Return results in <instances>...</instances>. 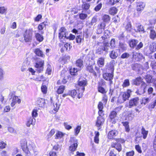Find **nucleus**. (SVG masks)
Segmentation results:
<instances>
[{
  "label": "nucleus",
  "instance_id": "nucleus-39",
  "mask_svg": "<svg viewBox=\"0 0 156 156\" xmlns=\"http://www.w3.org/2000/svg\"><path fill=\"white\" fill-rule=\"evenodd\" d=\"M144 78L147 83H151L152 77L150 75H147Z\"/></svg>",
  "mask_w": 156,
  "mask_h": 156
},
{
  "label": "nucleus",
  "instance_id": "nucleus-18",
  "mask_svg": "<svg viewBox=\"0 0 156 156\" xmlns=\"http://www.w3.org/2000/svg\"><path fill=\"white\" fill-rule=\"evenodd\" d=\"M21 100L18 97L14 96L12 98V102L11 104V106L12 107L14 106L15 104L17 103L20 104L21 102Z\"/></svg>",
  "mask_w": 156,
  "mask_h": 156
},
{
  "label": "nucleus",
  "instance_id": "nucleus-6",
  "mask_svg": "<svg viewBox=\"0 0 156 156\" xmlns=\"http://www.w3.org/2000/svg\"><path fill=\"white\" fill-rule=\"evenodd\" d=\"M70 141L73 144L69 147V149L71 151H74L78 146V140L75 138L73 137L70 138Z\"/></svg>",
  "mask_w": 156,
  "mask_h": 156
},
{
  "label": "nucleus",
  "instance_id": "nucleus-17",
  "mask_svg": "<svg viewBox=\"0 0 156 156\" xmlns=\"http://www.w3.org/2000/svg\"><path fill=\"white\" fill-rule=\"evenodd\" d=\"M37 104L40 107H44L46 104L45 99L42 98H39L37 101Z\"/></svg>",
  "mask_w": 156,
  "mask_h": 156
},
{
  "label": "nucleus",
  "instance_id": "nucleus-33",
  "mask_svg": "<svg viewBox=\"0 0 156 156\" xmlns=\"http://www.w3.org/2000/svg\"><path fill=\"white\" fill-rule=\"evenodd\" d=\"M141 133L143 135V138L144 139H145L147 136L148 131L145 130V129L142 127L141 129Z\"/></svg>",
  "mask_w": 156,
  "mask_h": 156
},
{
  "label": "nucleus",
  "instance_id": "nucleus-13",
  "mask_svg": "<svg viewBox=\"0 0 156 156\" xmlns=\"http://www.w3.org/2000/svg\"><path fill=\"white\" fill-rule=\"evenodd\" d=\"M35 119L33 117H30L28 118L26 123V125L27 127H30L31 125H34L35 122Z\"/></svg>",
  "mask_w": 156,
  "mask_h": 156
},
{
  "label": "nucleus",
  "instance_id": "nucleus-49",
  "mask_svg": "<svg viewBox=\"0 0 156 156\" xmlns=\"http://www.w3.org/2000/svg\"><path fill=\"white\" fill-rule=\"evenodd\" d=\"M108 99L107 96L106 94L103 95L102 98V101H103L104 105H106L107 103Z\"/></svg>",
  "mask_w": 156,
  "mask_h": 156
},
{
  "label": "nucleus",
  "instance_id": "nucleus-7",
  "mask_svg": "<svg viewBox=\"0 0 156 156\" xmlns=\"http://www.w3.org/2000/svg\"><path fill=\"white\" fill-rule=\"evenodd\" d=\"M139 98L138 97L133 98L129 101L128 107L131 108L133 107L136 106L139 103Z\"/></svg>",
  "mask_w": 156,
  "mask_h": 156
},
{
  "label": "nucleus",
  "instance_id": "nucleus-10",
  "mask_svg": "<svg viewBox=\"0 0 156 156\" xmlns=\"http://www.w3.org/2000/svg\"><path fill=\"white\" fill-rule=\"evenodd\" d=\"M103 104L101 101L99 102L98 105V108L99 110L98 114L99 116H103L104 115V111L103 110Z\"/></svg>",
  "mask_w": 156,
  "mask_h": 156
},
{
  "label": "nucleus",
  "instance_id": "nucleus-22",
  "mask_svg": "<svg viewBox=\"0 0 156 156\" xmlns=\"http://www.w3.org/2000/svg\"><path fill=\"white\" fill-rule=\"evenodd\" d=\"M141 83H142V84L141 85V87L143 89V91L142 92H140L139 90L137 91L136 93L137 94L141 95L142 94L144 93L145 92V89L147 86V84L143 81Z\"/></svg>",
  "mask_w": 156,
  "mask_h": 156
},
{
  "label": "nucleus",
  "instance_id": "nucleus-26",
  "mask_svg": "<svg viewBox=\"0 0 156 156\" xmlns=\"http://www.w3.org/2000/svg\"><path fill=\"white\" fill-rule=\"evenodd\" d=\"M150 52L149 53H152L156 51V44L153 43L151 44L149 47Z\"/></svg>",
  "mask_w": 156,
  "mask_h": 156
},
{
  "label": "nucleus",
  "instance_id": "nucleus-25",
  "mask_svg": "<svg viewBox=\"0 0 156 156\" xmlns=\"http://www.w3.org/2000/svg\"><path fill=\"white\" fill-rule=\"evenodd\" d=\"M149 37L150 38L153 40L156 38V32L155 30L152 29L150 30Z\"/></svg>",
  "mask_w": 156,
  "mask_h": 156
},
{
  "label": "nucleus",
  "instance_id": "nucleus-2",
  "mask_svg": "<svg viewBox=\"0 0 156 156\" xmlns=\"http://www.w3.org/2000/svg\"><path fill=\"white\" fill-rule=\"evenodd\" d=\"M131 92V90L128 89L126 91L122 93L118 98L117 102L121 104L128 100Z\"/></svg>",
  "mask_w": 156,
  "mask_h": 156
},
{
  "label": "nucleus",
  "instance_id": "nucleus-3",
  "mask_svg": "<svg viewBox=\"0 0 156 156\" xmlns=\"http://www.w3.org/2000/svg\"><path fill=\"white\" fill-rule=\"evenodd\" d=\"M33 31L32 28L26 30L23 34L24 40L26 42L30 41L32 39Z\"/></svg>",
  "mask_w": 156,
  "mask_h": 156
},
{
  "label": "nucleus",
  "instance_id": "nucleus-48",
  "mask_svg": "<svg viewBox=\"0 0 156 156\" xmlns=\"http://www.w3.org/2000/svg\"><path fill=\"white\" fill-rule=\"evenodd\" d=\"M64 134L62 132L59 131L56 134L55 138H59L62 137L64 135Z\"/></svg>",
  "mask_w": 156,
  "mask_h": 156
},
{
  "label": "nucleus",
  "instance_id": "nucleus-34",
  "mask_svg": "<svg viewBox=\"0 0 156 156\" xmlns=\"http://www.w3.org/2000/svg\"><path fill=\"white\" fill-rule=\"evenodd\" d=\"M35 36L36 39L38 41L41 42L43 41V37L39 33H36Z\"/></svg>",
  "mask_w": 156,
  "mask_h": 156
},
{
  "label": "nucleus",
  "instance_id": "nucleus-44",
  "mask_svg": "<svg viewBox=\"0 0 156 156\" xmlns=\"http://www.w3.org/2000/svg\"><path fill=\"white\" fill-rule=\"evenodd\" d=\"M78 70L75 68H72L70 69V72L71 75H75L78 72Z\"/></svg>",
  "mask_w": 156,
  "mask_h": 156
},
{
  "label": "nucleus",
  "instance_id": "nucleus-27",
  "mask_svg": "<svg viewBox=\"0 0 156 156\" xmlns=\"http://www.w3.org/2000/svg\"><path fill=\"white\" fill-rule=\"evenodd\" d=\"M102 19L103 21V22L108 23L110 20V17L108 15L104 14L102 16Z\"/></svg>",
  "mask_w": 156,
  "mask_h": 156
},
{
  "label": "nucleus",
  "instance_id": "nucleus-5",
  "mask_svg": "<svg viewBox=\"0 0 156 156\" xmlns=\"http://www.w3.org/2000/svg\"><path fill=\"white\" fill-rule=\"evenodd\" d=\"M112 49L111 47H110L109 44L108 42H105L103 44L102 47L99 48L97 51V52H99V54H101V52L103 51H105L107 53L108 51Z\"/></svg>",
  "mask_w": 156,
  "mask_h": 156
},
{
  "label": "nucleus",
  "instance_id": "nucleus-16",
  "mask_svg": "<svg viewBox=\"0 0 156 156\" xmlns=\"http://www.w3.org/2000/svg\"><path fill=\"white\" fill-rule=\"evenodd\" d=\"M116 115L117 113L115 111H112L111 112L109 115V117L112 123L115 124L116 123V121L115 118L116 117Z\"/></svg>",
  "mask_w": 156,
  "mask_h": 156
},
{
  "label": "nucleus",
  "instance_id": "nucleus-42",
  "mask_svg": "<svg viewBox=\"0 0 156 156\" xmlns=\"http://www.w3.org/2000/svg\"><path fill=\"white\" fill-rule=\"evenodd\" d=\"M65 87L64 86H60L57 90V93L59 94L62 93L63 92V91L65 90Z\"/></svg>",
  "mask_w": 156,
  "mask_h": 156
},
{
  "label": "nucleus",
  "instance_id": "nucleus-59",
  "mask_svg": "<svg viewBox=\"0 0 156 156\" xmlns=\"http://www.w3.org/2000/svg\"><path fill=\"white\" fill-rule=\"evenodd\" d=\"M64 46L66 50L68 51H69L70 50L71 48L72 47L70 44L68 43L65 44Z\"/></svg>",
  "mask_w": 156,
  "mask_h": 156
},
{
  "label": "nucleus",
  "instance_id": "nucleus-50",
  "mask_svg": "<svg viewBox=\"0 0 156 156\" xmlns=\"http://www.w3.org/2000/svg\"><path fill=\"white\" fill-rule=\"evenodd\" d=\"M59 105L57 102L53 104V110L55 112H57L58 111L59 109Z\"/></svg>",
  "mask_w": 156,
  "mask_h": 156
},
{
  "label": "nucleus",
  "instance_id": "nucleus-40",
  "mask_svg": "<svg viewBox=\"0 0 156 156\" xmlns=\"http://www.w3.org/2000/svg\"><path fill=\"white\" fill-rule=\"evenodd\" d=\"M98 91L103 94H105V93L107 92L106 90L103 87L101 86H99L98 87Z\"/></svg>",
  "mask_w": 156,
  "mask_h": 156
},
{
  "label": "nucleus",
  "instance_id": "nucleus-53",
  "mask_svg": "<svg viewBox=\"0 0 156 156\" xmlns=\"http://www.w3.org/2000/svg\"><path fill=\"white\" fill-rule=\"evenodd\" d=\"M81 129V126H78L74 129L75 132V135L77 136L79 133L80 130Z\"/></svg>",
  "mask_w": 156,
  "mask_h": 156
},
{
  "label": "nucleus",
  "instance_id": "nucleus-36",
  "mask_svg": "<svg viewBox=\"0 0 156 156\" xmlns=\"http://www.w3.org/2000/svg\"><path fill=\"white\" fill-rule=\"evenodd\" d=\"M126 30L129 32H131L132 30L131 25L130 23H128L125 27Z\"/></svg>",
  "mask_w": 156,
  "mask_h": 156
},
{
  "label": "nucleus",
  "instance_id": "nucleus-23",
  "mask_svg": "<svg viewBox=\"0 0 156 156\" xmlns=\"http://www.w3.org/2000/svg\"><path fill=\"white\" fill-rule=\"evenodd\" d=\"M142 80L143 79H142V78L139 76L133 80V83L134 85L138 86L140 85V83L143 81Z\"/></svg>",
  "mask_w": 156,
  "mask_h": 156
},
{
  "label": "nucleus",
  "instance_id": "nucleus-14",
  "mask_svg": "<svg viewBox=\"0 0 156 156\" xmlns=\"http://www.w3.org/2000/svg\"><path fill=\"white\" fill-rule=\"evenodd\" d=\"M111 146L112 147L115 148L119 152H120L122 150V146L121 144L117 142L112 143Z\"/></svg>",
  "mask_w": 156,
  "mask_h": 156
},
{
  "label": "nucleus",
  "instance_id": "nucleus-8",
  "mask_svg": "<svg viewBox=\"0 0 156 156\" xmlns=\"http://www.w3.org/2000/svg\"><path fill=\"white\" fill-rule=\"evenodd\" d=\"M102 117L99 116L97 118L96 126L98 128V130L101 129L105 121V119Z\"/></svg>",
  "mask_w": 156,
  "mask_h": 156
},
{
  "label": "nucleus",
  "instance_id": "nucleus-28",
  "mask_svg": "<svg viewBox=\"0 0 156 156\" xmlns=\"http://www.w3.org/2000/svg\"><path fill=\"white\" fill-rule=\"evenodd\" d=\"M90 5L89 3L84 2L82 5V8L83 10H87L90 8Z\"/></svg>",
  "mask_w": 156,
  "mask_h": 156
},
{
  "label": "nucleus",
  "instance_id": "nucleus-38",
  "mask_svg": "<svg viewBox=\"0 0 156 156\" xmlns=\"http://www.w3.org/2000/svg\"><path fill=\"white\" fill-rule=\"evenodd\" d=\"M115 63V62L114 60L112 61L109 63V68L111 69L112 73H113Z\"/></svg>",
  "mask_w": 156,
  "mask_h": 156
},
{
  "label": "nucleus",
  "instance_id": "nucleus-45",
  "mask_svg": "<svg viewBox=\"0 0 156 156\" xmlns=\"http://www.w3.org/2000/svg\"><path fill=\"white\" fill-rule=\"evenodd\" d=\"M134 30L136 32H141L144 31V29L143 27L141 25H138L136 27V29H135Z\"/></svg>",
  "mask_w": 156,
  "mask_h": 156
},
{
  "label": "nucleus",
  "instance_id": "nucleus-30",
  "mask_svg": "<svg viewBox=\"0 0 156 156\" xmlns=\"http://www.w3.org/2000/svg\"><path fill=\"white\" fill-rule=\"evenodd\" d=\"M87 70L90 72L93 73V75L96 76V73L94 71L93 66H88L87 68Z\"/></svg>",
  "mask_w": 156,
  "mask_h": 156
},
{
  "label": "nucleus",
  "instance_id": "nucleus-46",
  "mask_svg": "<svg viewBox=\"0 0 156 156\" xmlns=\"http://www.w3.org/2000/svg\"><path fill=\"white\" fill-rule=\"evenodd\" d=\"M7 9L4 6L0 7V13L5 14L6 13Z\"/></svg>",
  "mask_w": 156,
  "mask_h": 156
},
{
  "label": "nucleus",
  "instance_id": "nucleus-43",
  "mask_svg": "<svg viewBox=\"0 0 156 156\" xmlns=\"http://www.w3.org/2000/svg\"><path fill=\"white\" fill-rule=\"evenodd\" d=\"M130 85L128 79L125 80L122 84V86L123 87H126Z\"/></svg>",
  "mask_w": 156,
  "mask_h": 156
},
{
  "label": "nucleus",
  "instance_id": "nucleus-11",
  "mask_svg": "<svg viewBox=\"0 0 156 156\" xmlns=\"http://www.w3.org/2000/svg\"><path fill=\"white\" fill-rule=\"evenodd\" d=\"M145 4L142 2H139L136 3V10L139 12L142 11L145 7Z\"/></svg>",
  "mask_w": 156,
  "mask_h": 156
},
{
  "label": "nucleus",
  "instance_id": "nucleus-35",
  "mask_svg": "<svg viewBox=\"0 0 156 156\" xmlns=\"http://www.w3.org/2000/svg\"><path fill=\"white\" fill-rule=\"evenodd\" d=\"M28 66V64H27V62H23L21 68V71L24 72L26 71Z\"/></svg>",
  "mask_w": 156,
  "mask_h": 156
},
{
  "label": "nucleus",
  "instance_id": "nucleus-29",
  "mask_svg": "<svg viewBox=\"0 0 156 156\" xmlns=\"http://www.w3.org/2000/svg\"><path fill=\"white\" fill-rule=\"evenodd\" d=\"M118 56V54L116 50L112 51L110 54V57L113 59L115 58Z\"/></svg>",
  "mask_w": 156,
  "mask_h": 156
},
{
  "label": "nucleus",
  "instance_id": "nucleus-51",
  "mask_svg": "<svg viewBox=\"0 0 156 156\" xmlns=\"http://www.w3.org/2000/svg\"><path fill=\"white\" fill-rule=\"evenodd\" d=\"M87 16L86 14L81 13L79 14V17L82 20H85Z\"/></svg>",
  "mask_w": 156,
  "mask_h": 156
},
{
  "label": "nucleus",
  "instance_id": "nucleus-31",
  "mask_svg": "<svg viewBox=\"0 0 156 156\" xmlns=\"http://www.w3.org/2000/svg\"><path fill=\"white\" fill-rule=\"evenodd\" d=\"M95 135L94 137V142L96 144H98L99 142V132L97 131H95Z\"/></svg>",
  "mask_w": 156,
  "mask_h": 156
},
{
  "label": "nucleus",
  "instance_id": "nucleus-56",
  "mask_svg": "<svg viewBox=\"0 0 156 156\" xmlns=\"http://www.w3.org/2000/svg\"><path fill=\"white\" fill-rule=\"evenodd\" d=\"M156 105V100L154 101V102L153 103L150 104L148 108L150 109H151L153 108H154L155 106Z\"/></svg>",
  "mask_w": 156,
  "mask_h": 156
},
{
  "label": "nucleus",
  "instance_id": "nucleus-54",
  "mask_svg": "<svg viewBox=\"0 0 156 156\" xmlns=\"http://www.w3.org/2000/svg\"><path fill=\"white\" fill-rule=\"evenodd\" d=\"M102 6V4L101 3H100L97 5L94 8V10L96 11H98L101 9Z\"/></svg>",
  "mask_w": 156,
  "mask_h": 156
},
{
  "label": "nucleus",
  "instance_id": "nucleus-37",
  "mask_svg": "<svg viewBox=\"0 0 156 156\" xmlns=\"http://www.w3.org/2000/svg\"><path fill=\"white\" fill-rule=\"evenodd\" d=\"M76 92L75 90H73L71 91H69L68 92V94L71 96L73 98L75 97L76 95Z\"/></svg>",
  "mask_w": 156,
  "mask_h": 156
},
{
  "label": "nucleus",
  "instance_id": "nucleus-61",
  "mask_svg": "<svg viewBox=\"0 0 156 156\" xmlns=\"http://www.w3.org/2000/svg\"><path fill=\"white\" fill-rule=\"evenodd\" d=\"M106 26L105 23L104 22H101L99 24L98 27H100L101 28H102V29L104 30L105 27Z\"/></svg>",
  "mask_w": 156,
  "mask_h": 156
},
{
  "label": "nucleus",
  "instance_id": "nucleus-58",
  "mask_svg": "<svg viewBox=\"0 0 156 156\" xmlns=\"http://www.w3.org/2000/svg\"><path fill=\"white\" fill-rule=\"evenodd\" d=\"M115 41L114 39H112L110 41V46L112 49H113L115 47Z\"/></svg>",
  "mask_w": 156,
  "mask_h": 156
},
{
  "label": "nucleus",
  "instance_id": "nucleus-1",
  "mask_svg": "<svg viewBox=\"0 0 156 156\" xmlns=\"http://www.w3.org/2000/svg\"><path fill=\"white\" fill-rule=\"evenodd\" d=\"M20 145L23 151L26 155L30 156L33 154H36V147L32 142H27V140L24 139L21 140Z\"/></svg>",
  "mask_w": 156,
  "mask_h": 156
},
{
  "label": "nucleus",
  "instance_id": "nucleus-52",
  "mask_svg": "<svg viewBox=\"0 0 156 156\" xmlns=\"http://www.w3.org/2000/svg\"><path fill=\"white\" fill-rule=\"evenodd\" d=\"M82 39H83V38L82 36L80 35L77 36L76 38V42L78 44H80L81 42Z\"/></svg>",
  "mask_w": 156,
  "mask_h": 156
},
{
  "label": "nucleus",
  "instance_id": "nucleus-20",
  "mask_svg": "<svg viewBox=\"0 0 156 156\" xmlns=\"http://www.w3.org/2000/svg\"><path fill=\"white\" fill-rule=\"evenodd\" d=\"M118 134V132L115 130H112L110 131L108 134V138L112 139L116 136Z\"/></svg>",
  "mask_w": 156,
  "mask_h": 156
},
{
  "label": "nucleus",
  "instance_id": "nucleus-47",
  "mask_svg": "<svg viewBox=\"0 0 156 156\" xmlns=\"http://www.w3.org/2000/svg\"><path fill=\"white\" fill-rule=\"evenodd\" d=\"M150 99L149 98H144L142 99V102H141V104H144V105H145L147 103L149 102L150 101Z\"/></svg>",
  "mask_w": 156,
  "mask_h": 156
},
{
  "label": "nucleus",
  "instance_id": "nucleus-12",
  "mask_svg": "<svg viewBox=\"0 0 156 156\" xmlns=\"http://www.w3.org/2000/svg\"><path fill=\"white\" fill-rule=\"evenodd\" d=\"M44 64V60H41V61L37 62L36 63L35 66L36 68L38 69V71L40 72L43 70Z\"/></svg>",
  "mask_w": 156,
  "mask_h": 156
},
{
  "label": "nucleus",
  "instance_id": "nucleus-24",
  "mask_svg": "<svg viewBox=\"0 0 156 156\" xmlns=\"http://www.w3.org/2000/svg\"><path fill=\"white\" fill-rule=\"evenodd\" d=\"M34 52L37 56L41 57H44V55L43 52L39 48L35 49Z\"/></svg>",
  "mask_w": 156,
  "mask_h": 156
},
{
  "label": "nucleus",
  "instance_id": "nucleus-62",
  "mask_svg": "<svg viewBox=\"0 0 156 156\" xmlns=\"http://www.w3.org/2000/svg\"><path fill=\"white\" fill-rule=\"evenodd\" d=\"M45 26V24L44 23H42L40 24L38 27V29L40 30H42Z\"/></svg>",
  "mask_w": 156,
  "mask_h": 156
},
{
  "label": "nucleus",
  "instance_id": "nucleus-55",
  "mask_svg": "<svg viewBox=\"0 0 156 156\" xmlns=\"http://www.w3.org/2000/svg\"><path fill=\"white\" fill-rule=\"evenodd\" d=\"M38 114L37 113V110L36 109H34L32 112V117L34 118L36 117L37 116Z\"/></svg>",
  "mask_w": 156,
  "mask_h": 156
},
{
  "label": "nucleus",
  "instance_id": "nucleus-64",
  "mask_svg": "<svg viewBox=\"0 0 156 156\" xmlns=\"http://www.w3.org/2000/svg\"><path fill=\"white\" fill-rule=\"evenodd\" d=\"M134 152L133 151L127 152L126 153V156H133L134 155Z\"/></svg>",
  "mask_w": 156,
  "mask_h": 156
},
{
  "label": "nucleus",
  "instance_id": "nucleus-21",
  "mask_svg": "<svg viewBox=\"0 0 156 156\" xmlns=\"http://www.w3.org/2000/svg\"><path fill=\"white\" fill-rule=\"evenodd\" d=\"M75 64L76 66L79 68H82L83 67V61L82 58H80L77 60Z\"/></svg>",
  "mask_w": 156,
  "mask_h": 156
},
{
  "label": "nucleus",
  "instance_id": "nucleus-4",
  "mask_svg": "<svg viewBox=\"0 0 156 156\" xmlns=\"http://www.w3.org/2000/svg\"><path fill=\"white\" fill-rule=\"evenodd\" d=\"M87 82L86 79L79 80L78 84L80 87L78 89V90L80 92L78 97L79 98H80V97H82L85 90L84 87L87 85Z\"/></svg>",
  "mask_w": 156,
  "mask_h": 156
},
{
  "label": "nucleus",
  "instance_id": "nucleus-32",
  "mask_svg": "<svg viewBox=\"0 0 156 156\" xmlns=\"http://www.w3.org/2000/svg\"><path fill=\"white\" fill-rule=\"evenodd\" d=\"M138 42V41L136 40H132L129 42L130 46L131 47L133 48L136 45Z\"/></svg>",
  "mask_w": 156,
  "mask_h": 156
},
{
  "label": "nucleus",
  "instance_id": "nucleus-60",
  "mask_svg": "<svg viewBox=\"0 0 156 156\" xmlns=\"http://www.w3.org/2000/svg\"><path fill=\"white\" fill-rule=\"evenodd\" d=\"M64 126L65 128L68 130H69L72 128V126L68 125L67 122H64Z\"/></svg>",
  "mask_w": 156,
  "mask_h": 156
},
{
  "label": "nucleus",
  "instance_id": "nucleus-41",
  "mask_svg": "<svg viewBox=\"0 0 156 156\" xmlns=\"http://www.w3.org/2000/svg\"><path fill=\"white\" fill-rule=\"evenodd\" d=\"M117 12V9L115 7H113L111 8L109 11L110 13L112 15H114Z\"/></svg>",
  "mask_w": 156,
  "mask_h": 156
},
{
  "label": "nucleus",
  "instance_id": "nucleus-57",
  "mask_svg": "<svg viewBox=\"0 0 156 156\" xmlns=\"http://www.w3.org/2000/svg\"><path fill=\"white\" fill-rule=\"evenodd\" d=\"M115 149H112L110 151L109 153V156H117V154L115 152Z\"/></svg>",
  "mask_w": 156,
  "mask_h": 156
},
{
  "label": "nucleus",
  "instance_id": "nucleus-9",
  "mask_svg": "<svg viewBox=\"0 0 156 156\" xmlns=\"http://www.w3.org/2000/svg\"><path fill=\"white\" fill-rule=\"evenodd\" d=\"M66 29L64 27H61L59 30V37L60 39L66 38L67 37Z\"/></svg>",
  "mask_w": 156,
  "mask_h": 156
},
{
  "label": "nucleus",
  "instance_id": "nucleus-63",
  "mask_svg": "<svg viewBox=\"0 0 156 156\" xmlns=\"http://www.w3.org/2000/svg\"><path fill=\"white\" fill-rule=\"evenodd\" d=\"M119 47L122 50H124L126 48V45L123 43H119Z\"/></svg>",
  "mask_w": 156,
  "mask_h": 156
},
{
  "label": "nucleus",
  "instance_id": "nucleus-15",
  "mask_svg": "<svg viewBox=\"0 0 156 156\" xmlns=\"http://www.w3.org/2000/svg\"><path fill=\"white\" fill-rule=\"evenodd\" d=\"M113 73H105L103 75V78L107 80H112L113 78Z\"/></svg>",
  "mask_w": 156,
  "mask_h": 156
},
{
  "label": "nucleus",
  "instance_id": "nucleus-19",
  "mask_svg": "<svg viewBox=\"0 0 156 156\" xmlns=\"http://www.w3.org/2000/svg\"><path fill=\"white\" fill-rule=\"evenodd\" d=\"M97 64L100 67H102L105 64V58L101 57L98 58Z\"/></svg>",
  "mask_w": 156,
  "mask_h": 156
}]
</instances>
